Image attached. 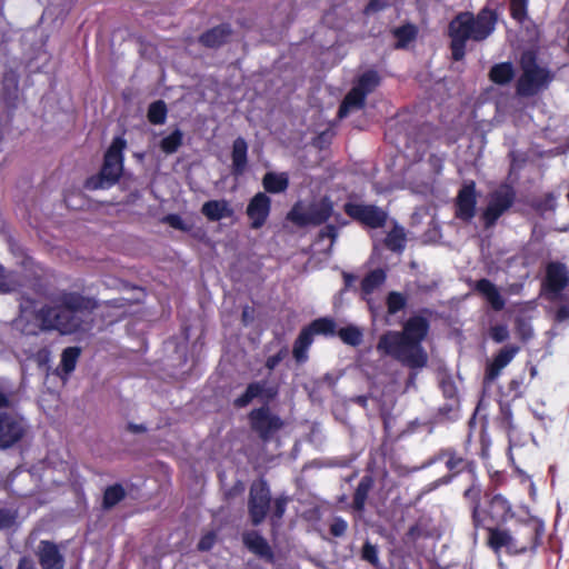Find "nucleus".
<instances>
[{"mask_svg": "<svg viewBox=\"0 0 569 569\" xmlns=\"http://www.w3.org/2000/svg\"><path fill=\"white\" fill-rule=\"evenodd\" d=\"M46 298L49 302L34 312V319L41 331H57L62 336L84 331L86 322L81 315L91 313L99 307L93 297L67 289H57Z\"/></svg>", "mask_w": 569, "mask_h": 569, "instance_id": "nucleus-1", "label": "nucleus"}, {"mask_svg": "<svg viewBox=\"0 0 569 569\" xmlns=\"http://www.w3.org/2000/svg\"><path fill=\"white\" fill-rule=\"evenodd\" d=\"M432 313L431 309L423 308L405 321L401 331L388 330L380 336L377 350L409 369L425 368L428 363V353L422 342L429 335Z\"/></svg>", "mask_w": 569, "mask_h": 569, "instance_id": "nucleus-2", "label": "nucleus"}, {"mask_svg": "<svg viewBox=\"0 0 569 569\" xmlns=\"http://www.w3.org/2000/svg\"><path fill=\"white\" fill-rule=\"evenodd\" d=\"M498 22L497 11L483 7L477 14L470 11L459 12L448 24L450 38V52L453 61H461L466 57L467 42H482L496 30Z\"/></svg>", "mask_w": 569, "mask_h": 569, "instance_id": "nucleus-3", "label": "nucleus"}, {"mask_svg": "<svg viewBox=\"0 0 569 569\" xmlns=\"http://www.w3.org/2000/svg\"><path fill=\"white\" fill-rule=\"evenodd\" d=\"M277 395V387H267L266 381H253L247 386L243 393L233 400V407L237 409L246 408L254 398L263 400V406L254 408L248 413V421L250 429L264 443L270 442L284 426L281 417L273 413L268 406Z\"/></svg>", "mask_w": 569, "mask_h": 569, "instance_id": "nucleus-4", "label": "nucleus"}, {"mask_svg": "<svg viewBox=\"0 0 569 569\" xmlns=\"http://www.w3.org/2000/svg\"><path fill=\"white\" fill-rule=\"evenodd\" d=\"M442 462L447 469V473L428 483L422 489V495L429 493L440 486L451 483L459 476L467 473L470 478H476L477 462L475 459L469 458L462 453L458 448L453 446H447L439 448L432 456H430L425 462L423 467H430L432 465Z\"/></svg>", "mask_w": 569, "mask_h": 569, "instance_id": "nucleus-5", "label": "nucleus"}, {"mask_svg": "<svg viewBox=\"0 0 569 569\" xmlns=\"http://www.w3.org/2000/svg\"><path fill=\"white\" fill-rule=\"evenodd\" d=\"M127 141L122 137H114L107 149L100 171L88 177L83 183L87 190L109 189L119 182L123 172V150Z\"/></svg>", "mask_w": 569, "mask_h": 569, "instance_id": "nucleus-6", "label": "nucleus"}, {"mask_svg": "<svg viewBox=\"0 0 569 569\" xmlns=\"http://www.w3.org/2000/svg\"><path fill=\"white\" fill-rule=\"evenodd\" d=\"M521 74L516 83V92L520 97H532L547 89L555 79L548 67H541L535 51L527 50L520 57Z\"/></svg>", "mask_w": 569, "mask_h": 569, "instance_id": "nucleus-7", "label": "nucleus"}, {"mask_svg": "<svg viewBox=\"0 0 569 569\" xmlns=\"http://www.w3.org/2000/svg\"><path fill=\"white\" fill-rule=\"evenodd\" d=\"M546 526L538 518L521 520L513 529L517 556L536 553L542 545Z\"/></svg>", "mask_w": 569, "mask_h": 569, "instance_id": "nucleus-8", "label": "nucleus"}, {"mask_svg": "<svg viewBox=\"0 0 569 569\" xmlns=\"http://www.w3.org/2000/svg\"><path fill=\"white\" fill-rule=\"evenodd\" d=\"M516 190L511 184L502 183L498 189L489 194L487 207L481 213V220L485 229H490L497 224L516 201Z\"/></svg>", "mask_w": 569, "mask_h": 569, "instance_id": "nucleus-9", "label": "nucleus"}, {"mask_svg": "<svg viewBox=\"0 0 569 569\" xmlns=\"http://www.w3.org/2000/svg\"><path fill=\"white\" fill-rule=\"evenodd\" d=\"M271 491L264 479L254 480L249 488L248 516L253 527L260 526L269 515Z\"/></svg>", "mask_w": 569, "mask_h": 569, "instance_id": "nucleus-10", "label": "nucleus"}, {"mask_svg": "<svg viewBox=\"0 0 569 569\" xmlns=\"http://www.w3.org/2000/svg\"><path fill=\"white\" fill-rule=\"evenodd\" d=\"M485 507H482V523L479 529L491 526H503L515 517L511 502L501 493H485Z\"/></svg>", "mask_w": 569, "mask_h": 569, "instance_id": "nucleus-11", "label": "nucleus"}, {"mask_svg": "<svg viewBox=\"0 0 569 569\" xmlns=\"http://www.w3.org/2000/svg\"><path fill=\"white\" fill-rule=\"evenodd\" d=\"M28 431V422L17 412L0 410V449L13 448L23 440Z\"/></svg>", "mask_w": 569, "mask_h": 569, "instance_id": "nucleus-12", "label": "nucleus"}, {"mask_svg": "<svg viewBox=\"0 0 569 569\" xmlns=\"http://www.w3.org/2000/svg\"><path fill=\"white\" fill-rule=\"evenodd\" d=\"M343 211L350 219L366 228L380 229L387 224V211L376 204L348 201L343 204Z\"/></svg>", "mask_w": 569, "mask_h": 569, "instance_id": "nucleus-13", "label": "nucleus"}, {"mask_svg": "<svg viewBox=\"0 0 569 569\" xmlns=\"http://www.w3.org/2000/svg\"><path fill=\"white\" fill-rule=\"evenodd\" d=\"M476 182H465L459 189L455 201V217L463 222H471L477 211Z\"/></svg>", "mask_w": 569, "mask_h": 569, "instance_id": "nucleus-14", "label": "nucleus"}, {"mask_svg": "<svg viewBox=\"0 0 569 569\" xmlns=\"http://www.w3.org/2000/svg\"><path fill=\"white\" fill-rule=\"evenodd\" d=\"M485 530L487 531L486 546L496 555L505 550L508 556H517L513 530L502 526L486 527Z\"/></svg>", "mask_w": 569, "mask_h": 569, "instance_id": "nucleus-15", "label": "nucleus"}, {"mask_svg": "<svg viewBox=\"0 0 569 569\" xmlns=\"http://www.w3.org/2000/svg\"><path fill=\"white\" fill-rule=\"evenodd\" d=\"M271 212V199L266 192L256 193L249 201L246 214L250 220V228L258 230L262 228Z\"/></svg>", "mask_w": 569, "mask_h": 569, "instance_id": "nucleus-16", "label": "nucleus"}, {"mask_svg": "<svg viewBox=\"0 0 569 569\" xmlns=\"http://www.w3.org/2000/svg\"><path fill=\"white\" fill-rule=\"evenodd\" d=\"M569 284V272L565 263L550 261L546 266L543 287L546 291L559 295Z\"/></svg>", "mask_w": 569, "mask_h": 569, "instance_id": "nucleus-17", "label": "nucleus"}, {"mask_svg": "<svg viewBox=\"0 0 569 569\" xmlns=\"http://www.w3.org/2000/svg\"><path fill=\"white\" fill-rule=\"evenodd\" d=\"M520 351V347L516 345H506L493 357L492 361L486 366L483 382H493L516 355Z\"/></svg>", "mask_w": 569, "mask_h": 569, "instance_id": "nucleus-18", "label": "nucleus"}, {"mask_svg": "<svg viewBox=\"0 0 569 569\" xmlns=\"http://www.w3.org/2000/svg\"><path fill=\"white\" fill-rule=\"evenodd\" d=\"M232 34L231 24L223 22L202 32L198 37V42L207 49H219L229 43Z\"/></svg>", "mask_w": 569, "mask_h": 569, "instance_id": "nucleus-19", "label": "nucleus"}, {"mask_svg": "<svg viewBox=\"0 0 569 569\" xmlns=\"http://www.w3.org/2000/svg\"><path fill=\"white\" fill-rule=\"evenodd\" d=\"M37 556L42 569H63L64 567V557L53 541L41 540Z\"/></svg>", "mask_w": 569, "mask_h": 569, "instance_id": "nucleus-20", "label": "nucleus"}, {"mask_svg": "<svg viewBox=\"0 0 569 569\" xmlns=\"http://www.w3.org/2000/svg\"><path fill=\"white\" fill-rule=\"evenodd\" d=\"M470 485L465 489L462 497L468 502L471 511V522L475 529H479V526L482 523V506H481V485L478 481V476L476 478H470Z\"/></svg>", "mask_w": 569, "mask_h": 569, "instance_id": "nucleus-21", "label": "nucleus"}, {"mask_svg": "<svg viewBox=\"0 0 569 569\" xmlns=\"http://www.w3.org/2000/svg\"><path fill=\"white\" fill-rule=\"evenodd\" d=\"M244 547L268 563L274 562V553L269 542L256 530L243 532Z\"/></svg>", "mask_w": 569, "mask_h": 569, "instance_id": "nucleus-22", "label": "nucleus"}, {"mask_svg": "<svg viewBox=\"0 0 569 569\" xmlns=\"http://www.w3.org/2000/svg\"><path fill=\"white\" fill-rule=\"evenodd\" d=\"M475 290L490 305L495 311H501L506 306L505 298L498 288L487 278L476 281Z\"/></svg>", "mask_w": 569, "mask_h": 569, "instance_id": "nucleus-23", "label": "nucleus"}, {"mask_svg": "<svg viewBox=\"0 0 569 569\" xmlns=\"http://www.w3.org/2000/svg\"><path fill=\"white\" fill-rule=\"evenodd\" d=\"M315 333L309 325L305 326L298 337L296 338L292 347V357L297 363H305L308 361V351L313 343Z\"/></svg>", "mask_w": 569, "mask_h": 569, "instance_id": "nucleus-24", "label": "nucleus"}, {"mask_svg": "<svg viewBox=\"0 0 569 569\" xmlns=\"http://www.w3.org/2000/svg\"><path fill=\"white\" fill-rule=\"evenodd\" d=\"M232 174L241 176L248 164V143L242 137L234 139L231 151Z\"/></svg>", "mask_w": 569, "mask_h": 569, "instance_id": "nucleus-25", "label": "nucleus"}, {"mask_svg": "<svg viewBox=\"0 0 569 569\" xmlns=\"http://www.w3.org/2000/svg\"><path fill=\"white\" fill-rule=\"evenodd\" d=\"M308 214L310 226H321L333 216V203L328 197H323L319 202L310 206Z\"/></svg>", "mask_w": 569, "mask_h": 569, "instance_id": "nucleus-26", "label": "nucleus"}, {"mask_svg": "<svg viewBox=\"0 0 569 569\" xmlns=\"http://www.w3.org/2000/svg\"><path fill=\"white\" fill-rule=\"evenodd\" d=\"M366 98L367 96L353 86L339 106L338 118H346L351 110L362 109L366 104Z\"/></svg>", "mask_w": 569, "mask_h": 569, "instance_id": "nucleus-27", "label": "nucleus"}, {"mask_svg": "<svg viewBox=\"0 0 569 569\" xmlns=\"http://www.w3.org/2000/svg\"><path fill=\"white\" fill-rule=\"evenodd\" d=\"M262 187L266 193H282L289 187V176L287 172L269 171L262 178Z\"/></svg>", "mask_w": 569, "mask_h": 569, "instance_id": "nucleus-28", "label": "nucleus"}, {"mask_svg": "<svg viewBox=\"0 0 569 569\" xmlns=\"http://www.w3.org/2000/svg\"><path fill=\"white\" fill-rule=\"evenodd\" d=\"M232 212L226 200H209L201 208V213L210 221H219L222 218L230 217Z\"/></svg>", "mask_w": 569, "mask_h": 569, "instance_id": "nucleus-29", "label": "nucleus"}, {"mask_svg": "<svg viewBox=\"0 0 569 569\" xmlns=\"http://www.w3.org/2000/svg\"><path fill=\"white\" fill-rule=\"evenodd\" d=\"M515 78V69L511 62H500L493 64L489 70V79L498 86H506Z\"/></svg>", "mask_w": 569, "mask_h": 569, "instance_id": "nucleus-30", "label": "nucleus"}, {"mask_svg": "<svg viewBox=\"0 0 569 569\" xmlns=\"http://www.w3.org/2000/svg\"><path fill=\"white\" fill-rule=\"evenodd\" d=\"M373 483V478L368 475L363 476L359 481L352 497V508L356 511L361 512L365 510L366 501Z\"/></svg>", "mask_w": 569, "mask_h": 569, "instance_id": "nucleus-31", "label": "nucleus"}, {"mask_svg": "<svg viewBox=\"0 0 569 569\" xmlns=\"http://www.w3.org/2000/svg\"><path fill=\"white\" fill-rule=\"evenodd\" d=\"M127 496V491L121 483H113L103 490L102 509L110 510L120 503Z\"/></svg>", "mask_w": 569, "mask_h": 569, "instance_id": "nucleus-32", "label": "nucleus"}, {"mask_svg": "<svg viewBox=\"0 0 569 569\" xmlns=\"http://www.w3.org/2000/svg\"><path fill=\"white\" fill-rule=\"evenodd\" d=\"M386 272L381 268H377L368 272L361 280V291L363 295H371L376 289L386 281Z\"/></svg>", "mask_w": 569, "mask_h": 569, "instance_id": "nucleus-33", "label": "nucleus"}, {"mask_svg": "<svg viewBox=\"0 0 569 569\" xmlns=\"http://www.w3.org/2000/svg\"><path fill=\"white\" fill-rule=\"evenodd\" d=\"M392 34L397 39L395 47L397 49H402L406 48L410 42L416 40L418 36V28L412 23H406L398 28H395Z\"/></svg>", "mask_w": 569, "mask_h": 569, "instance_id": "nucleus-34", "label": "nucleus"}, {"mask_svg": "<svg viewBox=\"0 0 569 569\" xmlns=\"http://www.w3.org/2000/svg\"><path fill=\"white\" fill-rule=\"evenodd\" d=\"M81 355V349L79 347H67L63 349L61 353L60 368L58 370L61 373L68 376L74 371L79 357Z\"/></svg>", "mask_w": 569, "mask_h": 569, "instance_id": "nucleus-35", "label": "nucleus"}, {"mask_svg": "<svg viewBox=\"0 0 569 569\" xmlns=\"http://www.w3.org/2000/svg\"><path fill=\"white\" fill-rule=\"evenodd\" d=\"M310 329L317 336L333 337L337 332V322L330 317H320L309 323Z\"/></svg>", "mask_w": 569, "mask_h": 569, "instance_id": "nucleus-36", "label": "nucleus"}, {"mask_svg": "<svg viewBox=\"0 0 569 569\" xmlns=\"http://www.w3.org/2000/svg\"><path fill=\"white\" fill-rule=\"evenodd\" d=\"M289 500V497L281 495L271 501L272 506L270 507L269 511V520L272 527H279L281 525Z\"/></svg>", "mask_w": 569, "mask_h": 569, "instance_id": "nucleus-37", "label": "nucleus"}, {"mask_svg": "<svg viewBox=\"0 0 569 569\" xmlns=\"http://www.w3.org/2000/svg\"><path fill=\"white\" fill-rule=\"evenodd\" d=\"M168 108L163 100H156L148 107L147 118L151 124L160 126L167 120Z\"/></svg>", "mask_w": 569, "mask_h": 569, "instance_id": "nucleus-38", "label": "nucleus"}, {"mask_svg": "<svg viewBox=\"0 0 569 569\" xmlns=\"http://www.w3.org/2000/svg\"><path fill=\"white\" fill-rule=\"evenodd\" d=\"M498 422H499L500 428L506 431V433L509 438V442L511 443L513 433L517 428L513 423V415H512L511 406L509 403L500 405Z\"/></svg>", "mask_w": 569, "mask_h": 569, "instance_id": "nucleus-39", "label": "nucleus"}, {"mask_svg": "<svg viewBox=\"0 0 569 569\" xmlns=\"http://www.w3.org/2000/svg\"><path fill=\"white\" fill-rule=\"evenodd\" d=\"M379 83L380 77L378 72L375 70H368L359 76L355 87L368 96L379 86Z\"/></svg>", "mask_w": 569, "mask_h": 569, "instance_id": "nucleus-40", "label": "nucleus"}, {"mask_svg": "<svg viewBox=\"0 0 569 569\" xmlns=\"http://www.w3.org/2000/svg\"><path fill=\"white\" fill-rule=\"evenodd\" d=\"M183 132L176 128L170 134L162 138L160 141V149L166 154H172L183 144Z\"/></svg>", "mask_w": 569, "mask_h": 569, "instance_id": "nucleus-41", "label": "nucleus"}, {"mask_svg": "<svg viewBox=\"0 0 569 569\" xmlns=\"http://www.w3.org/2000/svg\"><path fill=\"white\" fill-rule=\"evenodd\" d=\"M336 336H338L343 343L351 347H358L363 338L361 329L355 325L340 328L337 330Z\"/></svg>", "mask_w": 569, "mask_h": 569, "instance_id": "nucleus-42", "label": "nucleus"}, {"mask_svg": "<svg viewBox=\"0 0 569 569\" xmlns=\"http://www.w3.org/2000/svg\"><path fill=\"white\" fill-rule=\"evenodd\" d=\"M406 234L402 228H393L388 232L385 244L386 247L393 252H401L405 249Z\"/></svg>", "mask_w": 569, "mask_h": 569, "instance_id": "nucleus-43", "label": "nucleus"}, {"mask_svg": "<svg viewBox=\"0 0 569 569\" xmlns=\"http://www.w3.org/2000/svg\"><path fill=\"white\" fill-rule=\"evenodd\" d=\"M360 558L361 560L371 565L375 569L382 568V563L379 558L378 547L371 543L369 540H366L365 543L362 545Z\"/></svg>", "mask_w": 569, "mask_h": 569, "instance_id": "nucleus-44", "label": "nucleus"}, {"mask_svg": "<svg viewBox=\"0 0 569 569\" xmlns=\"http://www.w3.org/2000/svg\"><path fill=\"white\" fill-rule=\"evenodd\" d=\"M515 332L522 342L530 340L533 336L530 320L526 317L517 316L515 318Z\"/></svg>", "mask_w": 569, "mask_h": 569, "instance_id": "nucleus-45", "label": "nucleus"}, {"mask_svg": "<svg viewBox=\"0 0 569 569\" xmlns=\"http://www.w3.org/2000/svg\"><path fill=\"white\" fill-rule=\"evenodd\" d=\"M387 310L389 315H396L407 306V298L398 291H390L386 298Z\"/></svg>", "mask_w": 569, "mask_h": 569, "instance_id": "nucleus-46", "label": "nucleus"}, {"mask_svg": "<svg viewBox=\"0 0 569 569\" xmlns=\"http://www.w3.org/2000/svg\"><path fill=\"white\" fill-rule=\"evenodd\" d=\"M510 16L518 23H523L528 17V0H510Z\"/></svg>", "mask_w": 569, "mask_h": 569, "instance_id": "nucleus-47", "label": "nucleus"}, {"mask_svg": "<svg viewBox=\"0 0 569 569\" xmlns=\"http://www.w3.org/2000/svg\"><path fill=\"white\" fill-rule=\"evenodd\" d=\"M525 373L513 377L507 386L506 396L511 400H517L523 396Z\"/></svg>", "mask_w": 569, "mask_h": 569, "instance_id": "nucleus-48", "label": "nucleus"}, {"mask_svg": "<svg viewBox=\"0 0 569 569\" xmlns=\"http://www.w3.org/2000/svg\"><path fill=\"white\" fill-rule=\"evenodd\" d=\"M287 219L301 228L310 226L308 211H302L298 204L293 206L292 209L288 212Z\"/></svg>", "mask_w": 569, "mask_h": 569, "instance_id": "nucleus-49", "label": "nucleus"}, {"mask_svg": "<svg viewBox=\"0 0 569 569\" xmlns=\"http://www.w3.org/2000/svg\"><path fill=\"white\" fill-rule=\"evenodd\" d=\"M18 513L9 508H0V531L8 530L16 525Z\"/></svg>", "mask_w": 569, "mask_h": 569, "instance_id": "nucleus-50", "label": "nucleus"}, {"mask_svg": "<svg viewBox=\"0 0 569 569\" xmlns=\"http://www.w3.org/2000/svg\"><path fill=\"white\" fill-rule=\"evenodd\" d=\"M489 336L496 343L505 342L509 338L508 327L506 325L491 326Z\"/></svg>", "mask_w": 569, "mask_h": 569, "instance_id": "nucleus-51", "label": "nucleus"}, {"mask_svg": "<svg viewBox=\"0 0 569 569\" xmlns=\"http://www.w3.org/2000/svg\"><path fill=\"white\" fill-rule=\"evenodd\" d=\"M348 530V522L341 517H335L329 526V532L336 538H340L346 535Z\"/></svg>", "mask_w": 569, "mask_h": 569, "instance_id": "nucleus-52", "label": "nucleus"}, {"mask_svg": "<svg viewBox=\"0 0 569 569\" xmlns=\"http://www.w3.org/2000/svg\"><path fill=\"white\" fill-rule=\"evenodd\" d=\"M163 222L169 224L171 228L180 231L188 232L190 227L182 220L177 213H169L163 218Z\"/></svg>", "mask_w": 569, "mask_h": 569, "instance_id": "nucleus-53", "label": "nucleus"}, {"mask_svg": "<svg viewBox=\"0 0 569 569\" xmlns=\"http://www.w3.org/2000/svg\"><path fill=\"white\" fill-rule=\"evenodd\" d=\"M14 283L11 276L7 272L6 268L0 264V292L9 293L13 291Z\"/></svg>", "mask_w": 569, "mask_h": 569, "instance_id": "nucleus-54", "label": "nucleus"}, {"mask_svg": "<svg viewBox=\"0 0 569 569\" xmlns=\"http://www.w3.org/2000/svg\"><path fill=\"white\" fill-rule=\"evenodd\" d=\"M216 533L213 531L207 532L203 535L198 542V550L200 551H209L213 548L216 542Z\"/></svg>", "mask_w": 569, "mask_h": 569, "instance_id": "nucleus-55", "label": "nucleus"}, {"mask_svg": "<svg viewBox=\"0 0 569 569\" xmlns=\"http://www.w3.org/2000/svg\"><path fill=\"white\" fill-rule=\"evenodd\" d=\"M287 356V348H281L276 355L269 356L264 362L268 370H273Z\"/></svg>", "mask_w": 569, "mask_h": 569, "instance_id": "nucleus-56", "label": "nucleus"}, {"mask_svg": "<svg viewBox=\"0 0 569 569\" xmlns=\"http://www.w3.org/2000/svg\"><path fill=\"white\" fill-rule=\"evenodd\" d=\"M338 237V229L335 224H327L325 228H322L320 231H319V238L320 239H325V238H329L332 242L337 239Z\"/></svg>", "mask_w": 569, "mask_h": 569, "instance_id": "nucleus-57", "label": "nucleus"}, {"mask_svg": "<svg viewBox=\"0 0 569 569\" xmlns=\"http://www.w3.org/2000/svg\"><path fill=\"white\" fill-rule=\"evenodd\" d=\"M489 477L490 483L495 487V489L506 483V475L503 471H493L489 475Z\"/></svg>", "mask_w": 569, "mask_h": 569, "instance_id": "nucleus-58", "label": "nucleus"}, {"mask_svg": "<svg viewBox=\"0 0 569 569\" xmlns=\"http://www.w3.org/2000/svg\"><path fill=\"white\" fill-rule=\"evenodd\" d=\"M386 7V3L383 0H369L365 8V13H373L382 10Z\"/></svg>", "mask_w": 569, "mask_h": 569, "instance_id": "nucleus-59", "label": "nucleus"}, {"mask_svg": "<svg viewBox=\"0 0 569 569\" xmlns=\"http://www.w3.org/2000/svg\"><path fill=\"white\" fill-rule=\"evenodd\" d=\"M422 536V529L418 523L412 525L406 532V538L409 541H417Z\"/></svg>", "mask_w": 569, "mask_h": 569, "instance_id": "nucleus-60", "label": "nucleus"}, {"mask_svg": "<svg viewBox=\"0 0 569 569\" xmlns=\"http://www.w3.org/2000/svg\"><path fill=\"white\" fill-rule=\"evenodd\" d=\"M10 398H11V393L6 392L0 387V409H8V408L13 407V403Z\"/></svg>", "mask_w": 569, "mask_h": 569, "instance_id": "nucleus-61", "label": "nucleus"}, {"mask_svg": "<svg viewBox=\"0 0 569 569\" xmlns=\"http://www.w3.org/2000/svg\"><path fill=\"white\" fill-rule=\"evenodd\" d=\"M453 411V407L450 403H445L438 408L437 418L439 419H449L450 413Z\"/></svg>", "mask_w": 569, "mask_h": 569, "instance_id": "nucleus-62", "label": "nucleus"}, {"mask_svg": "<svg viewBox=\"0 0 569 569\" xmlns=\"http://www.w3.org/2000/svg\"><path fill=\"white\" fill-rule=\"evenodd\" d=\"M17 569H36V563L30 557L23 556L19 559Z\"/></svg>", "mask_w": 569, "mask_h": 569, "instance_id": "nucleus-63", "label": "nucleus"}, {"mask_svg": "<svg viewBox=\"0 0 569 569\" xmlns=\"http://www.w3.org/2000/svg\"><path fill=\"white\" fill-rule=\"evenodd\" d=\"M555 203H556V197L551 192H548L545 194V197L540 203V207L543 209H552L555 207Z\"/></svg>", "mask_w": 569, "mask_h": 569, "instance_id": "nucleus-64", "label": "nucleus"}]
</instances>
